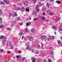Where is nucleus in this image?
<instances>
[{
    "mask_svg": "<svg viewBox=\"0 0 62 62\" xmlns=\"http://www.w3.org/2000/svg\"><path fill=\"white\" fill-rule=\"evenodd\" d=\"M60 31H62V27L61 28L59 29Z\"/></svg>",
    "mask_w": 62,
    "mask_h": 62,
    "instance_id": "473e14b6",
    "label": "nucleus"
},
{
    "mask_svg": "<svg viewBox=\"0 0 62 62\" xmlns=\"http://www.w3.org/2000/svg\"><path fill=\"white\" fill-rule=\"evenodd\" d=\"M10 51H8L7 52V53L8 54L9 53H10Z\"/></svg>",
    "mask_w": 62,
    "mask_h": 62,
    "instance_id": "8fccbe9b",
    "label": "nucleus"
},
{
    "mask_svg": "<svg viewBox=\"0 0 62 62\" xmlns=\"http://www.w3.org/2000/svg\"><path fill=\"white\" fill-rule=\"evenodd\" d=\"M31 20V17H30L29 19V20Z\"/></svg>",
    "mask_w": 62,
    "mask_h": 62,
    "instance_id": "6e6d98bb",
    "label": "nucleus"
},
{
    "mask_svg": "<svg viewBox=\"0 0 62 62\" xmlns=\"http://www.w3.org/2000/svg\"><path fill=\"white\" fill-rule=\"evenodd\" d=\"M25 9L26 12H28V11H29V9L26 8Z\"/></svg>",
    "mask_w": 62,
    "mask_h": 62,
    "instance_id": "dca6fc26",
    "label": "nucleus"
},
{
    "mask_svg": "<svg viewBox=\"0 0 62 62\" xmlns=\"http://www.w3.org/2000/svg\"><path fill=\"white\" fill-rule=\"evenodd\" d=\"M15 16H17V14H15Z\"/></svg>",
    "mask_w": 62,
    "mask_h": 62,
    "instance_id": "864d4df0",
    "label": "nucleus"
},
{
    "mask_svg": "<svg viewBox=\"0 0 62 62\" xmlns=\"http://www.w3.org/2000/svg\"><path fill=\"white\" fill-rule=\"evenodd\" d=\"M31 22H30V23H28L27 24L26 26H28L29 25V24H31Z\"/></svg>",
    "mask_w": 62,
    "mask_h": 62,
    "instance_id": "f3484780",
    "label": "nucleus"
},
{
    "mask_svg": "<svg viewBox=\"0 0 62 62\" xmlns=\"http://www.w3.org/2000/svg\"><path fill=\"white\" fill-rule=\"evenodd\" d=\"M41 39H44L45 40H46V39H47L46 36H45L44 35L42 36Z\"/></svg>",
    "mask_w": 62,
    "mask_h": 62,
    "instance_id": "f257e3e1",
    "label": "nucleus"
},
{
    "mask_svg": "<svg viewBox=\"0 0 62 62\" xmlns=\"http://www.w3.org/2000/svg\"><path fill=\"white\" fill-rule=\"evenodd\" d=\"M42 56H45V54L44 53H42Z\"/></svg>",
    "mask_w": 62,
    "mask_h": 62,
    "instance_id": "c85d7f7f",
    "label": "nucleus"
},
{
    "mask_svg": "<svg viewBox=\"0 0 62 62\" xmlns=\"http://www.w3.org/2000/svg\"><path fill=\"white\" fill-rule=\"evenodd\" d=\"M56 27L55 26H53L52 27V29H55Z\"/></svg>",
    "mask_w": 62,
    "mask_h": 62,
    "instance_id": "cd10ccee",
    "label": "nucleus"
},
{
    "mask_svg": "<svg viewBox=\"0 0 62 62\" xmlns=\"http://www.w3.org/2000/svg\"><path fill=\"white\" fill-rule=\"evenodd\" d=\"M16 58H19V57H20V56L17 55L16 56Z\"/></svg>",
    "mask_w": 62,
    "mask_h": 62,
    "instance_id": "5701e85b",
    "label": "nucleus"
},
{
    "mask_svg": "<svg viewBox=\"0 0 62 62\" xmlns=\"http://www.w3.org/2000/svg\"><path fill=\"white\" fill-rule=\"evenodd\" d=\"M60 19H61V18H58V21H59V20H60Z\"/></svg>",
    "mask_w": 62,
    "mask_h": 62,
    "instance_id": "680f3d73",
    "label": "nucleus"
},
{
    "mask_svg": "<svg viewBox=\"0 0 62 62\" xmlns=\"http://www.w3.org/2000/svg\"><path fill=\"white\" fill-rule=\"evenodd\" d=\"M24 36H22V39H23V38H24Z\"/></svg>",
    "mask_w": 62,
    "mask_h": 62,
    "instance_id": "a18cd8bd",
    "label": "nucleus"
},
{
    "mask_svg": "<svg viewBox=\"0 0 62 62\" xmlns=\"http://www.w3.org/2000/svg\"><path fill=\"white\" fill-rule=\"evenodd\" d=\"M23 35V32H20L19 33V35L20 36H22Z\"/></svg>",
    "mask_w": 62,
    "mask_h": 62,
    "instance_id": "f8f14e48",
    "label": "nucleus"
},
{
    "mask_svg": "<svg viewBox=\"0 0 62 62\" xmlns=\"http://www.w3.org/2000/svg\"><path fill=\"white\" fill-rule=\"evenodd\" d=\"M43 62H47V60L46 59H45L43 60Z\"/></svg>",
    "mask_w": 62,
    "mask_h": 62,
    "instance_id": "bb28decb",
    "label": "nucleus"
},
{
    "mask_svg": "<svg viewBox=\"0 0 62 62\" xmlns=\"http://www.w3.org/2000/svg\"><path fill=\"white\" fill-rule=\"evenodd\" d=\"M33 40H34V38L32 37H31L30 38V41H33Z\"/></svg>",
    "mask_w": 62,
    "mask_h": 62,
    "instance_id": "423d86ee",
    "label": "nucleus"
},
{
    "mask_svg": "<svg viewBox=\"0 0 62 62\" xmlns=\"http://www.w3.org/2000/svg\"><path fill=\"white\" fill-rule=\"evenodd\" d=\"M36 9L37 12H39V8L38 9Z\"/></svg>",
    "mask_w": 62,
    "mask_h": 62,
    "instance_id": "2f4dec72",
    "label": "nucleus"
},
{
    "mask_svg": "<svg viewBox=\"0 0 62 62\" xmlns=\"http://www.w3.org/2000/svg\"><path fill=\"white\" fill-rule=\"evenodd\" d=\"M31 51L32 52V53H33V52H34V51L33 50V49H31Z\"/></svg>",
    "mask_w": 62,
    "mask_h": 62,
    "instance_id": "49530a36",
    "label": "nucleus"
},
{
    "mask_svg": "<svg viewBox=\"0 0 62 62\" xmlns=\"http://www.w3.org/2000/svg\"><path fill=\"white\" fill-rule=\"evenodd\" d=\"M1 52H3V49H2L1 50Z\"/></svg>",
    "mask_w": 62,
    "mask_h": 62,
    "instance_id": "0e129e2a",
    "label": "nucleus"
},
{
    "mask_svg": "<svg viewBox=\"0 0 62 62\" xmlns=\"http://www.w3.org/2000/svg\"><path fill=\"white\" fill-rule=\"evenodd\" d=\"M31 49V48L30 47V46L29 45H28L26 48V50H28V49H29V50H30Z\"/></svg>",
    "mask_w": 62,
    "mask_h": 62,
    "instance_id": "f03ea898",
    "label": "nucleus"
},
{
    "mask_svg": "<svg viewBox=\"0 0 62 62\" xmlns=\"http://www.w3.org/2000/svg\"><path fill=\"white\" fill-rule=\"evenodd\" d=\"M15 1H20L21 0H14Z\"/></svg>",
    "mask_w": 62,
    "mask_h": 62,
    "instance_id": "e2e57ef3",
    "label": "nucleus"
},
{
    "mask_svg": "<svg viewBox=\"0 0 62 62\" xmlns=\"http://www.w3.org/2000/svg\"><path fill=\"white\" fill-rule=\"evenodd\" d=\"M54 36H51L50 37V39H54Z\"/></svg>",
    "mask_w": 62,
    "mask_h": 62,
    "instance_id": "412c9836",
    "label": "nucleus"
},
{
    "mask_svg": "<svg viewBox=\"0 0 62 62\" xmlns=\"http://www.w3.org/2000/svg\"><path fill=\"white\" fill-rule=\"evenodd\" d=\"M11 41H9L7 43V46H9L8 45L11 44Z\"/></svg>",
    "mask_w": 62,
    "mask_h": 62,
    "instance_id": "39448f33",
    "label": "nucleus"
},
{
    "mask_svg": "<svg viewBox=\"0 0 62 62\" xmlns=\"http://www.w3.org/2000/svg\"><path fill=\"white\" fill-rule=\"evenodd\" d=\"M31 58V60L32 61H33V60H34V59H35V58L34 57H32Z\"/></svg>",
    "mask_w": 62,
    "mask_h": 62,
    "instance_id": "4be33fe9",
    "label": "nucleus"
},
{
    "mask_svg": "<svg viewBox=\"0 0 62 62\" xmlns=\"http://www.w3.org/2000/svg\"><path fill=\"white\" fill-rule=\"evenodd\" d=\"M58 43L59 44H61V42L60 40H58L57 41Z\"/></svg>",
    "mask_w": 62,
    "mask_h": 62,
    "instance_id": "9d476101",
    "label": "nucleus"
},
{
    "mask_svg": "<svg viewBox=\"0 0 62 62\" xmlns=\"http://www.w3.org/2000/svg\"><path fill=\"white\" fill-rule=\"evenodd\" d=\"M32 62H36V61H34V60L33 61H32Z\"/></svg>",
    "mask_w": 62,
    "mask_h": 62,
    "instance_id": "bf43d9fd",
    "label": "nucleus"
},
{
    "mask_svg": "<svg viewBox=\"0 0 62 62\" xmlns=\"http://www.w3.org/2000/svg\"><path fill=\"white\" fill-rule=\"evenodd\" d=\"M34 21H36V20H38V18H34Z\"/></svg>",
    "mask_w": 62,
    "mask_h": 62,
    "instance_id": "6ab92c4d",
    "label": "nucleus"
},
{
    "mask_svg": "<svg viewBox=\"0 0 62 62\" xmlns=\"http://www.w3.org/2000/svg\"><path fill=\"white\" fill-rule=\"evenodd\" d=\"M50 53V54H54V52L53 51H51Z\"/></svg>",
    "mask_w": 62,
    "mask_h": 62,
    "instance_id": "a878e982",
    "label": "nucleus"
},
{
    "mask_svg": "<svg viewBox=\"0 0 62 62\" xmlns=\"http://www.w3.org/2000/svg\"><path fill=\"white\" fill-rule=\"evenodd\" d=\"M26 59V58H22V60H24L25 59Z\"/></svg>",
    "mask_w": 62,
    "mask_h": 62,
    "instance_id": "58836bf2",
    "label": "nucleus"
},
{
    "mask_svg": "<svg viewBox=\"0 0 62 62\" xmlns=\"http://www.w3.org/2000/svg\"><path fill=\"white\" fill-rule=\"evenodd\" d=\"M24 5H25L26 6H27L29 5V2H26L24 3Z\"/></svg>",
    "mask_w": 62,
    "mask_h": 62,
    "instance_id": "7ed1b4c3",
    "label": "nucleus"
},
{
    "mask_svg": "<svg viewBox=\"0 0 62 62\" xmlns=\"http://www.w3.org/2000/svg\"><path fill=\"white\" fill-rule=\"evenodd\" d=\"M53 13H51L50 14V15H53Z\"/></svg>",
    "mask_w": 62,
    "mask_h": 62,
    "instance_id": "37998d69",
    "label": "nucleus"
},
{
    "mask_svg": "<svg viewBox=\"0 0 62 62\" xmlns=\"http://www.w3.org/2000/svg\"><path fill=\"white\" fill-rule=\"evenodd\" d=\"M43 44H42L41 46V47H43Z\"/></svg>",
    "mask_w": 62,
    "mask_h": 62,
    "instance_id": "13d9d810",
    "label": "nucleus"
},
{
    "mask_svg": "<svg viewBox=\"0 0 62 62\" xmlns=\"http://www.w3.org/2000/svg\"><path fill=\"white\" fill-rule=\"evenodd\" d=\"M0 28H3V26H0Z\"/></svg>",
    "mask_w": 62,
    "mask_h": 62,
    "instance_id": "3c124183",
    "label": "nucleus"
},
{
    "mask_svg": "<svg viewBox=\"0 0 62 62\" xmlns=\"http://www.w3.org/2000/svg\"><path fill=\"white\" fill-rule=\"evenodd\" d=\"M46 6L47 7H50V4H49V2H47V3L46 4Z\"/></svg>",
    "mask_w": 62,
    "mask_h": 62,
    "instance_id": "9b49d317",
    "label": "nucleus"
},
{
    "mask_svg": "<svg viewBox=\"0 0 62 62\" xmlns=\"http://www.w3.org/2000/svg\"><path fill=\"white\" fill-rule=\"evenodd\" d=\"M22 53V51H19V54H20Z\"/></svg>",
    "mask_w": 62,
    "mask_h": 62,
    "instance_id": "de8ad7c7",
    "label": "nucleus"
},
{
    "mask_svg": "<svg viewBox=\"0 0 62 62\" xmlns=\"http://www.w3.org/2000/svg\"><path fill=\"white\" fill-rule=\"evenodd\" d=\"M43 15H45V13L43 12Z\"/></svg>",
    "mask_w": 62,
    "mask_h": 62,
    "instance_id": "69168bd1",
    "label": "nucleus"
},
{
    "mask_svg": "<svg viewBox=\"0 0 62 62\" xmlns=\"http://www.w3.org/2000/svg\"><path fill=\"white\" fill-rule=\"evenodd\" d=\"M44 4L43 3H42V4H41L40 5V6H42Z\"/></svg>",
    "mask_w": 62,
    "mask_h": 62,
    "instance_id": "09e8293b",
    "label": "nucleus"
},
{
    "mask_svg": "<svg viewBox=\"0 0 62 62\" xmlns=\"http://www.w3.org/2000/svg\"><path fill=\"white\" fill-rule=\"evenodd\" d=\"M5 3H6V4H9V2L8 1H7L6 2H5Z\"/></svg>",
    "mask_w": 62,
    "mask_h": 62,
    "instance_id": "c756f323",
    "label": "nucleus"
},
{
    "mask_svg": "<svg viewBox=\"0 0 62 62\" xmlns=\"http://www.w3.org/2000/svg\"><path fill=\"white\" fill-rule=\"evenodd\" d=\"M21 10L23 13L25 11V9L24 8H21Z\"/></svg>",
    "mask_w": 62,
    "mask_h": 62,
    "instance_id": "20e7f679",
    "label": "nucleus"
},
{
    "mask_svg": "<svg viewBox=\"0 0 62 62\" xmlns=\"http://www.w3.org/2000/svg\"><path fill=\"white\" fill-rule=\"evenodd\" d=\"M57 4H59H59H60L61 3V1L59 0L57 1Z\"/></svg>",
    "mask_w": 62,
    "mask_h": 62,
    "instance_id": "0eeeda50",
    "label": "nucleus"
},
{
    "mask_svg": "<svg viewBox=\"0 0 62 62\" xmlns=\"http://www.w3.org/2000/svg\"><path fill=\"white\" fill-rule=\"evenodd\" d=\"M42 19L43 20H45V17H43L42 18Z\"/></svg>",
    "mask_w": 62,
    "mask_h": 62,
    "instance_id": "72a5a7b5",
    "label": "nucleus"
},
{
    "mask_svg": "<svg viewBox=\"0 0 62 62\" xmlns=\"http://www.w3.org/2000/svg\"><path fill=\"white\" fill-rule=\"evenodd\" d=\"M53 47H50V49H52Z\"/></svg>",
    "mask_w": 62,
    "mask_h": 62,
    "instance_id": "774afa93",
    "label": "nucleus"
},
{
    "mask_svg": "<svg viewBox=\"0 0 62 62\" xmlns=\"http://www.w3.org/2000/svg\"><path fill=\"white\" fill-rule=\"evenodd\" d=\"M7 1V0H3V2H5V3H6Z\"/></svg>",
    "mask_w": 62,
    "mask_h": 62,
    "instance_id": "79ce46f5",
    "label": "nucleus"
},
{
    "mask_svg": "<svg viewBox=\"0 0 62 62\" xmlns=\"http://www.w3.org/2000/svg\"><path fill=\"white\" fill-rule=\"evenodd\" d=\"M16 20H20V17H18L17 19H16Z\"/></svg>",
    "mask_w": 62,
    "mask_h": 62,
    "instance_id": "e433bc0d",
    "label": "nucleus"
},
{
    "mask_svg": "<svg viewBox=\"0 0 62 62\" xmlns=\"http://www.w3.org/2000/svg\"><path fill=\"white\" fill-rule=\"evenodd\" d=\"M23 23H21L20 24V25H23Z\"/></svg>",
    "mask_w": 62,
    "mask_h": 62,
    "instance_id": "c03bdc74",
    "label": "nucleus"
},
{
    "mask_svg": "<svg viewBox=\"0 0 62 62\" xmlns=\"http://www.w3.org/2000/svg\"><path fill=\"white\" fill-rule=\"evenodd\" d=\"M35 8H36V9H37L38 8H39V5H37L36 6Z\"/></svg>",
    "mask_w": 62,
    "mask_h": 62,
    "instance_id": "aec40b11",
    "label": "nucleus"
},
{
    "mask_svg": "<svg viewBox=\"0 0 62 62\" xmlns=\"http://www.w3.org/2000/svg\"><path fill=\"white\" fill-rule=\"evenodd\" d=\"M3 42H5V41H6V39H4V40H3Z\"/></svg>",
    "mask_w": 62,
    "mask_h": 62,
    "instance_id": "c9c22d12",
    "label": "nucleus"
},
{
    "mask_svg": "<svg viewBox=\"0 0 62 62\" xmlns=\"http://www.w3.org/2000/svg\"><path fill=\"white\" fill-rule=\"evenodd\" d=\"M4 38V36H1L0 37V39H3Z\"/></svg>",
    "mask_w": 62,
    "mask_h": 62,
    "instance_id": "6e6552de",
    "label": "nucleus"
},
{
    "mask_svg": "<svg viewBox=\"0 0 62 62\" xmlns=\"http://www.w3.org/2000/svg\"><path fill=\"white\" fill-rule=\"evenodd\" d=\"M35 31V29H32L31 30V32H34Z\"/></svg>",
    "mask_w": 62,
    "mask_h": 62,
    "instance_id": "4468645a",
    "label": "nucleus"
},
{
    "mask_svg": "<svg viewBox=\"0 0 62 62\" xmlns=\"http://www.w3.org/2000/svg\"><path fill=\"white\" fill-rule=\"evenodd\" d=\"M9 59H6V62H7L8 61Z\"/></svg>",
    "mask_w": 62,
    "mask_h": 62,
    "instance_id": "4c0bfd02",
    "label": "nucleus"
},
{
    "mask_svg": "<svg viewBox=\"0 0 62 62\" xmlns=\"http://www.w3.org/2000/svg\"><path fill=\"white\" fill-rule=\"evenodd\" d=\"M54 0H50V1L51 2H53Z\"/></svg>",
    "mask_w": 62,
    "mask_h": 62,
    "instance_id": "4d7b16f0",
    "label": "nucleus"
},
{
    "mask_svg": "<svg viewBox=\"0 0 62 62\" xmlns=\"http://www.w3.org/2000/svg\"><path fill=\"white\" fill-rule=\"evenodd\" d=\"M7 30H10V28H8L7 29Z\"/></svg>",
    "mask_w": 62,
    "mask_h": 62,
    "instance_id": "5fc2aeb1",
    "label": "nucleus"
},
{
    "mask_svg": "<svg viewBox=\"0 0 62 62\" xmlns=\"http://www.w3.org/2000/svg\"><path fill=\"white\" fill-rule=\"evenodd\" d=\"M0 4L2 5H5V3L4 2H2V1H1L0 2Z\"/></svg>",
    "mask_w": 62,
    "mask_h": 62,
    "instance_id": "393cba45",
    "label": "nucleus"
},
{
    "mask_svg": "<svg viewBox=\"0 0 62 62\" xmlns=\"http://www.w3.org/2000/svg\"><path fill=\"white\" fill-rule=\"evenodd\" d=\"M55 21H58V19H57L55 20Z\"/></svg>",
    "mask_w": 62,
    "mask_h": 62,
    "instance_id": "052dcab7",
    "label": "nucleus"
},
{
    "mask_svg": "<svg viewBox=\"0 0 62 62\" xmlns=\"http://www.w3.org/2000/svg\"><path fill=\"white\" fill-rule=\"evenodd\" d=\"M0 14L2 15L3 14V12H2V10L1 9L0 10Z\"/></svg>",
    "mask_w": 62,
    "mask_h": 62,
    "instance_id": "2eb2a0df",
    "label": "nucleus"
},
{
    "mask_svg": "<svg viewBox=\"0 0 62 62\" xmlns=\"http://www.w3.org/2000/svg\"><path fill=\"white\" fill-rule=\"evenodd\" d=\"M42 12H45L46 11V9H45L44 8L42 9Z\"/></svg>",
    "mask_w": 62,
    "mask_h": 62,
    "instance_id": "1a4fd4ad",
    "label": "nucleus"
},
{
    "mask_svg": "<svg viewBox=\"0 0 62 62\" xmlns=\"http://www.w3.org/2000/svg\"><path fill=\"white\" fill-rule=\"evenodd\" d=\"M35 54H38L39 53V52L38 50H37V51L35 52Z\"/></svg>",
    "mask_w": 62,
    "mask_h": 62,
    "instance_id": "a211bd4d",
    "label": "nucleus"
},
{
    "mask_svg": "<svg viewBox=\"0 0 62 62\" xmlns=\"http://www.w3.org/2000/svg\"><path fill=\"white\" fill-rule=\"evenodd\" d=\"M28 29H25V31L26 32H28Z\"/></svg>",
    "mask_w": 62,
    "mask_h": 62,
    "instance_id": "f704fd0d",
    "label": "nucleus"
},
{
    "mask_svg": "<svg viewBox=\"0 0 62 62\" xmlns=\"http://www.w3.org/2000/svg\"><path fill=\"white\" fill-rule=\"evenodd\" d=\"M50 11L49 10H47V13H49V12H50Z\"/></svg>",
    "mask_w": 62,
    "mask_h": 62,
    "instance_id": "ea45409f",
    "label": "nucleus"
},
{
    "mask_svg": "<svg viewBox=\"0 0 62 62\" xmlns=\"http://www.w3.org/2000/svg\"><path fill=\"white\" fill-rule=\"evenodd\" d=\"M46 21H47V22H48V21H49V20L48 19H47L46 20Z\"/></svg>",
    "mask_w": 62,
    "mask_h": 62,
    "instance_id": "338daca9",
    "label": "nucleus"
},
{
    "mask_svg": "<svg viewBox=\"0 0 62 62\" xmlns=\"http://www.w3.org/2000/svg\"><path fill=\"white\" fill-rule=\"evenodd\" d=\"M40 48H41L40 46V45H39L38 46V48L40 49Z\"/></svg>",
    "mask_w": 62,
    "mask_h": 62,
    "instance_id": "a19ab883",
    "label": "nucleus"
},
{
    "mask_svg": "<svg viewBox=\"0 0 62 62\" xmlns=\"http://www.w3.org/2000/svg\"><path fill=\"white\" fill-rule=\"evenodd\" d=\"M33 14L34 15H36V14H37V12H33Z\"/></svg>",
    "mask_w": 62,
    "mask_h": 62,
    "instance_id": "b1692460",
    "label": "nucleus"
},
{
    "mask_svg": "<svg viewBox=\"0 0 62 62\" xmlns=\"http://www.w3.org/2000/svg\"><path fill=\"white\" fill-rule=\"evenodd\" d=\"M17 10H20V8H17Z\"/></svg>",
    "mask_w": 62,
    "mask_h": 62,
    "instance_id": "7c9ffc66",
    "label": "nucleus"
},
{
    "mask_svg": "<svg viewBox=\"0 0 62 62\" xmlns=\"http://www.w3.org/2000/svg\"><path fill=\"white\" fill-rule=\"evenodd\" d=\"M32 0L34 1V4H36L37 3V0Z\"/></svg>",
    "mask_w": 62,
    "mask_h": 62,
    "instance_id": "ddd939ff",
    "label": "nucleus"
},
{
    "mask_svg": "<svg viewBox=\"0 0 62 62\" xmlns=\"http://www.w3.org/2000/svg\"><path fill=\"white\" fill-rule=\"evenodd\" d=\"M52 61L51 60H49L48 62H52Z\"/></svg>",
    "mask_w": 62,
    "mask_h": 62,
    "instance_id": "603ef678",
    "label": "nucleus"
}]
</instances>
